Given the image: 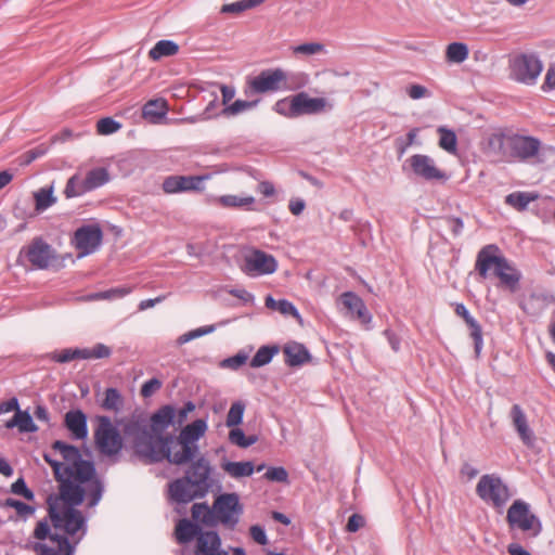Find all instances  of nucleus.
I'll return each instance as SVG.
<instances>
[{"label":"nucleus","mask_w":555,"mask_h":555,"mask_svg":"<svg viewBox=\"0 0 555 555\" xmlns=\"http://www.w3.org/2000/svg\"><path fill=\"white\" fill-rule=\"evenodd\" d=\"M179 52V44L173 40L162 39L150 50L149 56L153 61H158L166 56H173Z\"/></svg>","instance_id":"obj_37"},{"label":"nucleus","mask_w":555,"mask_h":555,"mask_svg":"<svg viewBox=\"0 0 555 555\" xmlns=\"http://www.w3.org/2000/svg\"><path fill=\"white\" fill-rule=\"evenodd\" d=\"M89 193L80 175H73L66 182L64 195L66 198L79 197Z\"/></svg>","instance_id":"obj_42"},{"label":"nucleus","mask_w":555,"mask_h":555,"mask_svg":"<svg viewBox=\"0 0 555 555\" xmlns=\"http://www.w3.org/2000/svg\"><path fill=\"white\" fill-rule=\"evenodd\" d=\"M455 313L456 315L464 319L465 323L470 330V336L474 340V350L475 354L478 358L481 353L482 346H483V338H482V328L478 321L473 318L466 308L464 304H456L455 305Z\"/></svg>","instance_id":"obj_24"},{"label":"nucleus","mask_w":555,"mask_h":555,"mask_svg":"<svg viewBox=\"0 0 555 555\" xmlns=\"http://www.w3.org/2000/svg\"><path fill=\"white\" fill-rule=\"evenodd\" d=\"M65 488L62 493H51L47 498L48 513L52 526L55 529H63L67 535L74 537L81 532L76 544L87 533V518L82 512L77 509L80 506L88 490L85 487Z\"/></svg>","instance_id":"obj_1"},{"label":"nucleus","mask_w":555,"mask_h":555,"mask_svg":"<svg viewBox=\"0 0 555 555\" xmlns=\"http://www.w3.org/2000/svg\"><path fill=\"white\" fill-rule=\"evenodd\" d=\"M259 103V100H253V101H245V100H236L232 104L227 105L222 111L221 114L223 116L230 117V116H236L238 114H242L244 112L250 111L254 107H256Z\"/></svg>","instance_id":"obj_44"},{"label":"nucleus","mask_w":555,"mask_h":555,"mask_svg":"<svg viewBox=\"0 0 555 555\" xmlns=\"http://www.w3.org/2000/svg\"><path fill=\"white\" fill-rule=\"evenodd\" d=\"M287 80L282 83L283 91L295 90L305 87L308 82V76L304 73H294L286 70Z\"/></svg>","instance_id":"obj_50"},{"label":"nucleus","mask_w":555,"mask_h":555,"mask_svg":"<svg viewBox=\"0 0 555 555\" xmlns=\"http://www.w3.org/2000/svg\"><path fill=\"white\" fill-rule=\"evenodd\" d=\"M264 478L270 481L288 482V473L282 467H269L264 474Z\"/></svg>","instance_id":"obj_57"},{"label":"nucleus","mask_w":555,"mask_h":555,"mask_svg":"<svg viewBox=\"0 0 555 555\" xmlns=\"http://www.w3.org/2000/svg\"><path fill=\"white\" fill-rule=\"evenodd\" d=\"M55 533L51 532L49 522L47 519L40 520L35 530H34V537L38 540H46L49 539L51 541V537H53Z\"/></svg>","instance_id":"obj_61"},{"label":"nucleus","mask_w":555,"mask_h":555,"mask_svg":"<svg viewBox=\"0 0 555 555\" xmlns=\"http://www.w3.org/2000/svg\"><path fill=\"white\" fill-rule=\"evenodd\" d=\"M25 258L35 269L47 270L57 261L56 250L41 236L34 237L21 248L18 261Z\"/></svg>","instance_id":"obj_9"},{"label":"nucleus","mask_w":555,"mask_h":555,"mask_svg":"<svg viewBox=\"0 0 555 555\" xmlns=\"http://www.w3.org/2000/svg\"><path fill=\"white\" fill-rule=\"evenodd\" d=\"M285 80H287V76L286 70L283 68H267L247 80L244 92L246 96L278 92L283 90L282 83L285 82Z\"/></svg>","instance_id":"obj_11"},{"label":"nucleus","mask_w":555,"mask_h":555,"mask_svg":"<svg viewBox=\"0 0 555 555\" xmlns=\"http://www.w3.org/2000/svg\"><path fill=\"white\" fill-rule=\"evenodd\" d=\"M322 49H323V46L321 43L310 42V43H302V44L297 46L294 49V51H295V53H299V54L313 55V54L318 53L319 51H321Z\"/></svg>","instance_id":"obj_63"},{"label":"nucleus","mask_w":555,"mask_h":555,"mask_svg":"<svg viewBox=\"0 0 555 555\" xmlns=\"http://www.w3.org/2000/svg\"><path fill=\"white\" fill-rule=\"evenodd\" d=\"M285 363L288 366H300L311 360V354L305 345L300 343L287 344L284 347Z\"/></svg>","instance_id":"obj_28"},{"label":"nucleus","mask_w":555,"mask_h":555,"mask_svg":"<svg viewBox=\"0 0 555 555\" xmlns=\"http://www.w3.org/2000/svg\"><path fill=\"white\" fill-rule=\"evenodd\" d=\"M280 351V348L278 345H264L261 346L255 356L250 360V366L251 367H261L267 364H269L273 357L278 354Z\"/></svg>","instance_id":"obj_40"},{"label":"nucleus","mask_w":555,"mask_h":555,"mask_svg":"<svg viewBox=\"0 0 555 555\" xmlns=\"http://www.w3.org/2000/svg\"><path fill=\"white\" fill-rule=\"evenodd\" d=\"M221 468L230 475L232 478L238 479L243 477H249L255 472V465L251 461L232 462L223 460L221 462Z\"/></svg>","instance_id":"obj_33"},{"label":"nucleus","mask_w":555,"mask_h":555,"mask_svg":"<svg viewBox=\"0 0 555 555\" xmlns=\"http://www.w3.org/2000/svg\"><path fill=\"white\" fill-rule=\"evenodd\" d=\"M109 181L108 170L104 167H96L89 170L83 178L88 192L94 191Z\"/></svg>","instance_id":"obj_36"},{"label":"nucleus","mask_w":555,"mask_h":555,"mask_svg":"<svg viewBox=\"0 0 555 555\" xmlns=\"http://www.w3.org/2000/svg\"><path fill=\"white\" fill-rule=\"evenodd\" d=\"M121 125L112 117H104L98 120L96 130L100 134H112L118 131Z\"/></svg>","instance_id":"obj_52"},{"label":"nucleus","mask_w":555,"mask_h":555,"mask_svg":"<svg viewBox=\"0 0 555 555\" xmlns=\"http://www.w3.org/2000/svg\"><path fill=\"white\" fill-rule=\"evenodd\" d=\"M500 279L501 283L515 292L521 280V273L500 253L495 244L483 246L477 254L475 270L482 279H487L489 271Z\"/></svg>","instance_id":"obj_4"},{"label":"nucleus","mask_w":555,"mask_h":555,"mask_svg":"<svg viewBox=\"0 0 555 555\" xmlns=\"http://www.w3.org/2000/svg\"><path fill=\"white\" fill-rule=\"evenodd\" d=\"M195 408V403L189 400L183 404L181 409L178 411L176 410L175 425H182L186 421L189 413L193 412Z\"/></svg>","instance_id":"obj_62"},{"label":"nucleus","mask_w":555,"mask_h":555,"mask_svg":"<svg viewBox=\"0 0 555 555\" xmlns=\"http://www.w3.org/2000/svg\"><path fill=\"white\" fill-rule=\"evenodd\" d=\"M511 68L515 80L533 85L543 69V64L537 54L522 53L513 60Z\"/></svg>","instance_id":"obj_15"},{"label":"nucleus","mask_w":555,"mask_h":555,"mask_svg":"<svg viewBox=\"0 0 555 555\" xmlns=\"http://www.w3.org/2000/svg\"><path fill=\"white\" fill-rule=\"evenodd\" d=\"M51 541L55 542L59 546V550H54L53 547L44 544V543H36L34 545V551L38 553V555H74L76 543H70L69 539L65 534H54L51 537Z\"/></svg>","instance_id":"obj_27"},{"label":"nucleus","mask_w":555,"mask_h":555,"mask_svg":"<svg viewBox=\"0 0 555 555\" xmlns=\"http://www.w3.org/2000/svg\"><path fill=\"white\" fill-rule=\"evenodd\" d=\"M44 461L51 466L53 470V475L55 480L59 482V493H62V491L65 488H70L69 490H73L75 488H80L81 486L79 483H75L69 475L65 472V464L52 459L49 454L43 455Z\"/></svg>","instance_id":"obj_29"},{"label":"nucleus","mask_w":555,"mask_h":555,"mask_svg":"<svg viewBox=\"0 0 555 555\" xmlns=\"http://www.w3.org/2000/svg\"><path fill=\"white\" fill-rule=\"evenodd\" d=\"M209 178L204 176H168L163 181V191L167 194L184 193L191 191H203V182Z\"/></svg>","instance_id":"obj_17"},{"label":"nucleus","mask_w":555,"mask_h":555,"mask_svg":"<svg viewBox=\"0 0 555 555\" xmlns=\"http://www.w3.org/2000/svg\"><path fill=\"white\" fill-rule=\"evenodd\" d=\"M448 229L452 232L454 236H459L464 228L463 220L459 217H447L444 219Z\"/></svg>","instance_id":"obj_64"},{"label":"nucleus","mask_w":555,"mask_h":555,"mask_svg":"<svg viewBox=\"0 0 555 555\" xmlns=\"http://www.w3.org/2000/svg\"><path fill=\"white\" fill-rule=\"evenodd\" d=\"M216 326L214 324L201 326L195 330L189 331L181 336L178 337L177 343L178 345H184L193 339L199 338L202 336L208 335L212 332H215Z\"/></svg>","instance_id":"obj_51"},{"label":"nucleus","mask_w":555,"mask_h":555,"mask_svg":"<svg viewBox=\"0 0 555 555\" xmlns=\"http://www.w3.org/2000/svg\"><path fill=\"white\" fill-rule=\"evenodd\" d=\"M214 202L223 208H243L246 210H254L253 205L255 203V197L250 195L240 196L228 194L215 197Z\"/></svg>","instance_id":"obj_31"},{"label":"nucleus","mask_w":555,"mask_h":555,"mask_svg":"<svg viewBox=\"0 0 555 555\" xmlns=\"http://www.w3.org/2000/svg\"><path fill=\"white\" fill-rule=\"evenodd\" d=\"M468 57V48L463 42H452L447 48V59L452 63H462Z\"/></svg>","instance_id":"obj_45"},{"label":"nucleus","mask_w":555,"mask_h":555,"mask_svg":"<svg viewBox=\"0 0 555 555\" xmlns=\"http://www.w3.org/2000/svg\"><path fill=\"white\" fill-rule=\"evenodd\" d=\"M168 113V104L165 99H153L147 101L142 108L143 117L157 124L166 117Z\"/></svg>","instance_id":"obj_30"},{"label":"nucleus","mask_w":555,"mask_h":555,"mask_svg":"<svg viewBox=\"0 0 555 555\" xmlns=\"http://www.w3.org/2000/svg\"><path fill=\"white\" fill-rule=\"evenodd\" d=\"M264 0H238L221 8V13L240 14L261 4Z\"/></svg>","instance_id":"obj_48"},{"label":"nucleus","mask_w":555,"mask_h":555,"mask_svg":"<svg viewBox=\"0 0 555 555\" xmlns=\"http://www.w3.org/2000/svg\"><path fill=\"white\" fill-rule=\"evenodd\" d=\"M509 417L522 443L529 448L533 447L535 443V436L528 424L526 413L519 404H514L512 406Z\"/></svg>","instance_id":"obj_22"},{"label":"nucleus","mask_w":555,"mask_h":555,"mask_svg":"<svg viewBox=\"0 0 555 555\" xmlns=\"http://www.w3.org/2000/svg\"><path fill=\"white\" fill-rule=\"evenodd\" d=\"M207 428V420L197 418L181 429L179 440H175L182 448L181 454L177 457L178 461L191 462L194 460L199 451L197 442L205 435Z\"/></svg>","instance_id":"obj_12"},{"label":"nucleus","mask_w":555,"mask_h":555,"mask_svg":"<svg viewBox=\"0 0 555 555\" xmlns=\"http://www.w3.org/2000/svg\"><path fill=\"white\" fill-rule=\"evenodd\" d=\"M176 408L171 404L160 406L150 418V426L154 436L163 435L170 425H175Z\"/></svg>","instance_id":"obj_26"},{"label":"nucleus","mask_w":555,"mask_h":555,"mask_svg":"<svg viewBox=\"0 0 555 555\" xmlns=\"http://www.w3.org/2000/svg\"><path fill=\"white\" fill-rule=\"evenodd\" d=\"M169 499L178 504H188L195 499H202L205 494H199L201 491L191 483L189 477H180L168 485Z\"/></svg>","instance_id":"obj_20"},{"label":"nucleus","mask_w":555,"mask_h":555,"mask_svg":"<svg viewBox=\"0 0 555 555\" xmlns=\"http://www.w3.org/2000/svg\"><path fill=\"white\" fill-rule=\"evenodd\" d=\"M214 511V525L217 521L222 524L225 528L233 530L243 513V506L240 503L237 493H222L216 498L212 504Z\"/></svg>","instance_id":"obj_10"},{"label":"nucleus","mask_w":555,"mask_h":555,"mask_svg":"<svg viewBox=\"0 0 555 555\" xmlns=\"http://www.w3.org/2000/svg\"><path fill=\"white\" fill-rule=\"evenodd\" d=\"M293 96L294 108H296L297 117L319 114L325 109L326 100L324 98H310L305 91Z\"/></svg>","instance_id":"obj_23"},{"label":"nucleus","mask_w":555,"mask_h":555,"mask_svg":"<svg viewBox=\"0 0 555 555\" xmlns=\"http://www.w3.org/2000/svg\"><path fill=\"white\" fill-rule=\"evenodd\" d=\"M50 359L57 363H67L75 360V350L73 348L62 349L50 353Z\"/></svg>","instance_id":"obj_60"},{"label":"nucleus","mask_w":555,"mask_h":555,"mask_svg":"<svg viewBox=\"0 0 555 555\" xmlns=\"http://www.w3.org/2000/svg\"><path fill=\"white\" fill-rule=\"evenodd\" d=\"M229 441L232 444H235L240 448H248L253 444H255L258 441V436L256 435H249L246 436L243 431V429L238 428L237 426L232 427V429L229 433Z\"/></svg>","instance_id":"obj_43"},{"label":"nucleus","mask_w":555,"mask_h":555,"mask_svg":"<svg viewBox=\"0 0 555 555\" xmlns=\"http://www.w3.org/2000/svg\"><path fill=\"white\" fill-rule=\"evenodd\" d=\"M341 304L351 312L354 313L356 310L360 308L364 304L362 298L358 296L353 292H345L340 296Z\"/></svg>","instance_id":"obj_53"},{"label":"nucleus","mask_w":555,"mask_h":555,"mask_svg":"<svg viewBox=\"0 0 555 555\" xmlns=\"http://www.w3.org/2000/svg\"><path fill=\"white\" fill-rule=\"evenodd\" d=\"M438 132L440 134L439 146L448 153H455L457 142L455 132L444 127H439Z\"/></svg>","instance_id":"obj_46"},{"label":"nucleus","mask_w":555,"mask_h":555,"mask_svg":"<svg viewBox=\"0 0 555 555\" xmlns=\"http://www.w3.org/2000/svg\"><path fill=\"white\" fill-rule=\"evenodd\" d=\"M248 360V354L244 351H240L236 354L229 357L221 362L222 367L238 370Z\"/></svg>","instance_id":"obj_56"},{"label":"nucleus","mask_w":555,"mask_h":555,"mask_svg":"<svg viewBox=\"0 0 555 555\" xmlns=\"http://www.w3.org/2000/svg\"><path fill=\"white\" fill-rule=\"evenodd\" d=\"M52 449L59 451L63 460L67 463L65 472L69 475L75 483L86 485L88 490V506L94 507L99 504L104 492V485L96 477L95 465L90 460H83L79 449L73 444H68L62 440H55Z\"/></svg>","instance_id":"obj_2"},{"label":"nucleus","mask_w":555,"mask_h":555,"mask_svg":"<svg viewBox=\"0 0 555 555\" xmlns=\"http://www.w3.org/2000/svg\"><path fill=\"white\" fill-rule=\"evenodd\" d=\"M489 147L506 163H543V156L550 147L532 135L518 133H492L488 139Z\"/></svg>","instance_id":"obj_3"},{"label":"nucleus","mask_w":555,"mask_h":555,"mask_svg":"<svg viewBox=\"0 0 555 555\" xmlns=\"http://www.w3.org/2000/svg\"><path fill=\"white\" fill-rule=\"evenodd\" d=\"M124 397L121 392L114 387H108L105 390V398L101 402V408L106 411L119 413L124 408Z\"/></svg>","instance_id":"obj_39"},{"label":"nucleus","mask_w":555,"mask_h":555,"mask_svg":"<svg viewBox=\"0 0 555 555\" xmlns=\"http://www.w3.org/2000/svg\"><path fill=\"white\" fill-rule=\"evenodd\" d=\"M103 232L99 225H82L75 232L76 248L80 256L94 253L101 245Z\"/></svg>","instance_id":"obj_19"},{"label":"nucleus","mask_w":555,"mask_h":555,"mask_svg":"<svg viewBox=\"0 0 555 555\" xmlns=\"http://www.w3.org/2000/svg\"><path fill=\"white\" fill-rule=\"evenodd\" d=\"M278 269L276 259L262 250L256 249L245 258L244 271L248 274H272Z\"/></svg>","instance_id":"obj_21"},{"label":"nucleus","mask_w":555,"mask_h":555,"mask_svg":"<svg viewBox=\"0 0 555 555\" xmlns=\"http://www.w3.org/2000/svg\"><path fill=\"white\" fill-rule=\"evenodd\" d=\"M175 440H179V435H157L156 447L147 448V460L151 463H158L164 460H167L169 463L175 465L188 464L189 462H181L177 460V457H179V455L182 452V448L179 444H177Z\"/></svg>","instance_id":"obj_14"},{"label":"nucleus","mask_w":555,"mask_h":555,"mask_svg":"<svg viewBox=\"0 0 555 555\" xmlns=\"http://www.w3.org/2000/svg\"><path fill=\"white\" fill-rule=\"evenodd\" d=\"M4 426L8 429L17 427L18 431L22 434L36 433L38 430V426L35 424L30 413L23 410L18 411L11 420L7 421Z\"/></svg>","instance_id":"obj_32"},{"label":"nucleus","mask_w":555,"mask_h":555,"mask_svg":"<svg viewBox=\"0 0 555 555\" xmlns=\"http://www.w3.org/2000/svg\"><path fill=\"white\" fill-rule=\"evenodd\" d=\"M413 173L426 181L443 180L446 173L436 167L431 157L424 154H415L405 160Z\"/></svg>","instance_id":"obj_18"},{"label":"nucleus","mask_w":555,"mask_h":555,"mask_svg":"<svg viewBox=\"0 0 555 555\" xmlns=\"http://www.w3.org/2000/svg\"><path fill=\"white\" fill-rule=\"evenodd\" d=\"M175 533L180 544L189 543L197 538L196 555H229L227 551L220 548L221 538L217 531L203 532L199 524L186 518L179 520Z\"/></svg>","instance_id":"obj_5"},{"label":"nucleus","mask_w":555,"mask_h":555,"mask_svg":"<svg viewBox=\"0 0 555 555\" xmlns=\"http://www.w3.org/2000/svg\"><path fill=\"white\" fill-rule=\"evenodd\" d=\"M538 197V194L533 192L516 191L505 196V204L518 211H524L528 208V205Z\"/></svg>","instance_id":"obj_35"},{"label":"nucleus","mask_w":555,"mask_h":555,"mask_svg":"<svg viewBox=\"0 0 555 555\" xmlns=\"http://www.w3.org/2000/svg\"><path fill=\"white\" fill-rule=\"evenodd\" d=\"M273 111L287 118H296L297 113L294 108V96H287L275 102Z\"/></svg>","instance_id":"obj_49"},{"label":"nucleus","mask_w":555,"mask_h":555,"mask_svg":"<svg viewBox=\"0 0 555 555\" xmlns=\"http://www.w3.org/2000/svg\"><path fill=\"white\" fill-rule=\"evenodd\" d=\"M506 521L509 530L528 532L530 537H538L542 532V522L531 512L530 504L524 500H515L507 509Z\"/></svg>","instance_id":"obj_6"},{"label":"nucleus","mask_w":555,"mask_h":555,"mask_svg":"<svg viewBox=\"0 0 555 555\" xmlns=\"http://www.w3.org/2000/svg\"><path fill=\"white\" fill-rule=\"evenodd\" d=\"M124 433L133 439L134 449L140 456L147 459V448L156 447V436L143 414H133L125 424Z\"/></svg>","instance_id":"obj_8"},{"label":"nucleus","mask_w":555,"mask_h":555,"mask_svg":"<svg viewBox=\"0 0 555 555\" xmlns=\"http://www.w3.org/2000/svg\"><path fill=\"white\" fill-rule=\"evenodd\" d=\"M163 386V382L156 377L146 380L141 387V396L149 398L153 396Z\"/></svg>","instance_id":"obj_59"},{"label":"nucleus","mask_w":555,"mask_h":555,"mask_svg":"<svg viewBox=\"0 0 555 555\" xmlns=\"http://www.w3.org/2000/svg\"><path fill=\"white\" fill-rule=\"evenodd\" d=\"M211 473L212 467L210 462L204 455H201L195 461H191V465L184 476L189 477L194 488L201 491L199 494L207 495L212 487V480L210 478Z\"/></svg>","instance_id":"obj_16"},{"label":"nucleus","mask_w":555,"mask_h":555,"mask_svg":"<svg viewBox=\"0 0 555 555\" xmlns=\"http://www.w3.org/2000/svg\"><path fill=\"white\" fill-rule=\"evenodd\" d=\"M64 423L75 439L83 440L88 437V420L81 410H69L65 414Z\"/></svg>","instance_id":"obj_25"},{"label":"nucleus","mask_w":555,"mask_h":555,"mask_svg":"<svg viewBox=\"0 0 555 555\" xmlns=\"http://www.w3.org/2000/svg\"><path fill=\"white\" fill-rule=\"evenodd\" d=\"M53 191L54 188L51 184L34 193L36 211L42 212L56 203L57 198L54 196Z\"/></svg>","instance_id":"obj_38"},{"label":"nucleus","mask_w":555,"mask_h":555,"mask_svg":"<svg viewBox=\"0 0 555 555\" xmlns=\"http://www.w3.org/2000/svg\"><path fill=\"white\" fill-rule=\"evenodd\" d=\"M11 492L16 495H21L28 501H33L35 499L34 491L27 487L26 481L23 477H20L16 481L12 483Z\"/></svg>","instance_id":"obj_55"},{"label":"nucleus","mask_w":555,"mask_h":555,"mask_svg":"<svg viewBox=\"0 0 555 555\" xmlns=\"http://www.w3.org/2000/svg\"><path fill=\"white\" fill-rule=\"evenodd\" d=\"M4 506L14 508L20 516L24 517L33 515L36 511L34 506L13 498H8L4 502Z\"/></svg>","instance_id":"obj_54"},{"label":"nucleus","mask_w":555,"mask_h":555,"mask_svg":"<svg viewBox=\"0 0 555 555\" xmlns=\"http://www.w3.org/2000/svg\"><path fill=\"white\" fill-rule=\"evenodd\" d=\"M245 408V403L241 400L233 402L228 412L225 425L228 427H235L242 424Z\"/></svg>","instance_id":"obj_47"},{"label":"nucleus","mask_w":555,"mask_h":555,"mask_svg":"<svg viewBox=\"0 0 555 555\" xmlns=\"http://www.w3.org/2000/svg\"><path fill=\"white\" fill-rule=\"evenodd\" d=\"M192 518L196 524L214 526V511L207 503H195L191 508Z\"/></svg>","instance_id":"obj_41"},{"label":"nucleus","mask_w":555,"mask_h":555,"mask_svg":"<svg viewBox=\"0 0 555 555\" xmlns=\"http://www.w3.org/2000/svg\"><path fill=\"white\" fill-rule=\"evenodd\" d=\"M477 495L495 507H503L509 499L508 487L499 476L486 474L480 477L477 487Z\"/></svg>","instance_id":"obj_13"},{"label":"nucleus","mask_w":555,"mask_h":555,"mask_svg":"<svg viewBox=\"0 0 555 555\" xmlns=\"http://www.w3.org/2000/svg\"><path fill=\"white\" fill-rule=\"evenodd\" d=\"M264 304L269 309L278 310L285 317H294L296 320L301 321V315L298 309L287 299L275 300L271 295H268Z\"/></svg>","instance_id":"obj_34"},{"label":"nucleus","mask_w":555,"mask_h":555,"mask_svg":"<svg viewBox=\"0 0 555 555\" xmlns=\"http://www.w3.org/2000/svg\"><path fill=\"white\" fill-rule=\"evenodd\" d=\"M95 421L98 426L94 429V441L99 451L107 456L120 453L124 448V439L111 417L98 415Z\"/></svg>","instance_id":"obj_7"},{"label":"nucleus","mask_w":555,"mask_h":555,"mask_svg":"<svg viewBox=\"0 0 555 555\" xmlns=\"http://www.w3.org/2000/svg\"><path fill=\"white\" fill-rule=\"evenodd\" d=\"M127 294H129V289L124 288V287H116V288H111V289H107L104 292H99V293L92 294L90 296V298L91 299H112V298H117V297L118 298L124 297Z\"/></svg>","instance_id":"obj_58"}]
</instances>
